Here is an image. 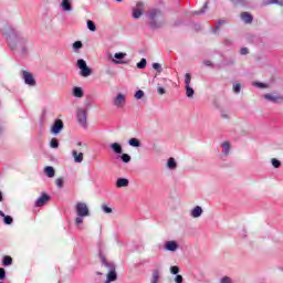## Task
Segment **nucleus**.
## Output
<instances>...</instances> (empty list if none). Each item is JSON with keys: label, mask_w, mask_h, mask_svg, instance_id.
<instances>
[{"label": "nucleus", "mask_w": 283, "mask_h": 283, "mask_svg": "<svg viewBox=\"0 0 283 283\" xmlns=\"http://www.w3.org/2000/svg\"><path fill=\"white\" fill-rule=\"evenodd\" d=\"M101 261L103 266H105V269L108 271L105 283L116 282V280H118V275L116 274V265H114V263H109L103 255H101Z\"/></svg>", "instance_id": "nucleus-1"}, {"label": "nucleus", "mask_w": 283, "mask_h": 283, "mask_svg": "<svg viewBox=\"0 0 283 283\" xmlns=\"http://www.w3.org/2000/svg\"><path fill=\"white\" fill-rule=\"evenodd\" d=\"M75 211L81 218H87V216H90V208H87L85 202H77L75 206Z\"/></svg>", "instance_id": "nucleus-2"}, {"label": "nucleus", "mask_w": 283, "mask_h": 283, "mask_svg": "<svg viewBox=\"0 0 283 283\" xmlns=\"http://www.w3.org/2000/svg\"><path fill=\"white\" fill-rule=\"evenodd\" d=\"M77 67L81 70V76L87 77L92 76V69L87 66L85 60H77Z\"/></svg>", "instance_id": "nucleus-3"}, {"label": "nucleus", "mask_w": 283, "mask_h": 283, "mask_svg": "<svg viewBox=\"0 0 283 283\" xmlns=\"http://www.w3.org/2000/svg\"><path fill=\"white\" fill-rule=\"evenodd\" d=\"M77 123L82 127H87V111L83 108L77 111Z\"/></svg>", "instance_id": "nucleus-4"}, {"label": "nucleus", "mask_w": 283, "mask_h": 283, "mask_svg": "<svg viewBox=\"0 0 283 283\" xmlns=\"http://www.w3.org/2000/svg\"><path fill=\"white\" fill-rule=\"evenodd\" d=\"M22 76L27 85H31V86L36 85V81L34 80V76L32 75V73L28 71H22Z\"/></svg>", "instance_id": "nucleus-5"}, {"label": "nucleus", "mask_w": 283, "mask_h": 283, "mask_svg": "<svg viewBox=\"0 0 283 283\" xmlns=\"http://www.w3.org/2000/svg\"><path fill=\"white\" fill-rule=\"evenodd\" d=\"M145 10V4L143 2H137V8L133 9V18L140 19Z\"/></svg>", "instance_id": "nucleus-6"}, {"label": "nucleus", "mask_w": 283, "mask_h": 283, "mask_svg": "<svg viewBox=\"0 0 283 283\" xmlns=\"http://www.w3.org/2000/svg\"><path fill=\"white\" fill-rule=\"evenodd\" d=\"M64 124L61 119H55L53 126L51 127V134H61V130L63 129Z\"/></svg>", "instance_id": "nucleus-7"}, {"label": "nucleus", "mask_w": 283, "mask_h": 283, "mask_svg": "<svg viewBox=\"0 0 283 283\" xmlns=\"http://www.w3.org/2000/svg\"><path fill=\"white\" fill-rule=\"evenodd\" d=\"M148 14H149L150 23H156V19H158L159 17H163V11H160L159 9H150Z\"/></svg>", "instance_id": "nucleus-8"}, {"label": "nucleus", "mask_w": 283, "mask_h": 283, "mask_svg": "<svg viewBox=\"0 0 283 283\" xmlns=\"http://www.w3.org/2000/svg\"><path fill=\"white\" fill-rule=\"evenodd\" d=\"M264 99L271 101V103H283V95L265 94Z\"/></svg>", "instance_id": "nucleus-9"}, {"label": "nucleus", "mask_w": 283, "mask_h": 283, "mask_svg": "<svg viewBox=\"0 0 283 283\" xmlns=\"http://www.w3.org/2000/svg\"><path fill=\"white\" fill-rule=\"evenodd\" d=\"M46 202H50V197L48 193H42V196L35 201V207H44Z\"/></svg>", "instance_id": "nucleus-10"}, {"label": "nucleus", "mask_w": 283, "mask_h": 283, "mask_svg": "<svg viewBox=\"0 0 283 283\" xmlns=\"http://www.w3.org/2000/svg\"><path fill=\"white\" fill-rule=\"evenodd\" d=\"M115 107H123L125 105V95L118 94L114 99Z\"/></svg>", "instance_id": "nucleus-11"}, {"label": "nucleus", "mask_w": 283, "mask_h": 283, "mask_svg": "<svg viewBox=\"0 0 283 283\" xmlns=\"http://www.w3.org/2000/svg\"><path fill=\"white\" fill-rule=\"evenodd\" d=\"M166 251H178V243L176 241H167L165 243Z\"/></svg>", "instance_id": "nucleus-12"}, {"label": "nucleus", "mask_w": 283, "mask_h": 283, "mask_svg": "<svg viewBox=\"0 0 283 283\" xmlns=\"http://www.w3.org/2000/svg\"><path fill=\"white\" fill-rule=\"evenodd\" d=\"M61 8L64 12L72 11V0H62Z\"/></svg>", "instance_id": "nucleus-13"}, {"label": "nucleus", "mask_w": 283, "mask_h": 283, "mask_svg": "<svg viewBox=\"0 0 283 283\" xmlns=\"http://www.w3.org/2000/svg\"><path fill=\"white\" fill-rule=\"evenodd\" d=\"M190 216H191L192 218H200V217L202 216V207H200V206L195 207V208L191 210Z\"/></svg>", "instance_id": "nucleus-14"}, {"label": "nucleus", "mask_w": 283, "mask_h": 283, "mask_svg": "<svg viewBox=\"0 0 283 283\" xmlns=\"http://www.w3.org/2000/svg\"><path fill=\"white\" fill-rule=\"evenodd\" d=\"M241 19L244 21V23H253V15H251L249 12H242Z\"/></svg>", "instance_id": "nucleus-15"}, {"label": "nucleus", "mask_w": 283, "mask_h": 283, "mask_svg": "<svg viewBox=\"0 0 283 283\" xmlns=\"http://www.w3.org/2000/svg\"><path fill=\"white\" fill-rule=\"evenodd\" d=\"M116 187L118 189L123 188V187H129V180L128 179H125V178H119L117 179L116 181Z\"/></svg>", "instance_id": "nucleus-16"}, {"label": "nucleus", "mask_w": 283, "mask_h": 283, "mask_svg": "<svg viewBox=\"0 0 283 283\" xmlns=\"http://www.w3.org/2000/svg\"><path fill=\"white\" fill-rule=\"evenodd\" d=\"M72 156L74 158V163L83 161V153H78L77 150H72Z\"/></svg>", "instance_id": "nucleus-17"}, {"label": "nucleus", "mask_w": 283, "mask_h": 283, "mask_svg": "<svg viewBox=\"0 0 283 283\" xmlns=\"http://www.w3.org/2000/svg\"><path fill=\"white\" fill-rule=\"evenodd\" d=\"M111 149H113L115 154H123V146H120L118 143L112 144Z\"/></svg>", "instance_id": "nucleus-18"}, {"label": "nucleus", "mask_w": 283, "mask_h": 283, "mask_svg": "<svg viewBox=\"0 0 283 283\" xmlns=\"http://www.w3.org/2000/svg\"><path fill=\"white\" fill-rule=\"evenodd\" d=\"M73 96H75V98H83V88L75 86L73 88Z\"/></svg>", "instance_id": "nucleus-19"}, {"label": "nucleus", "mask_w": 283, "mask_h": 283, "mask_svg": "<svg viewBox=\"0 0 283 283\" xmlns=\"http://www.w3.org/2000/svg\"><path fill=\"white\" fill-rule=\"evenodd\" d=\"M44 172L46 174V176H48L49 178H54V174H55L54 167H52V166H46V167L44 168Z\"/></svg>", "instance_id": "nucleus-20"}, {"label": "nucleus", "mask_w": 283, "mask_h": 283, "mask_svg": "<svg viewBox=\"0 0 283 283\" xmlns=\"http://www.w3.org/2000/svg\"><path fill=\"white\" fill-rule=\"evenodd\" d=\"M168 169H176L178 167V164H176V159L174 157H170L167 163Z\"/></svg>", "instance_id": "nucleus-21"}, {"label": "nucleus", "mask_w": 283, "mask_h": 283, "mask_svg": "<svg viewBox=\"0 0 283 283\" xmlns=\"http://www.w3.org/2000/svg\"><path fill=\"white\" fill-rule=\"evenodd\" d=\"M193 94H196V91L191 86H186V95L188 98H193Z\"/></svg>", "instance_id": "nucleus-22"}, {"label": "nucleus", "mask_w": 283, "mask_h": 283, "mask_svg": "<svg viewBox=\"0 0 283 283\" xmlns=\"http://www.w3.org/2000/svg\"><path fill=\"white\" fill-rule=\"evenodd\" d=\"M128 144L130 145V147H140V140L136 138H130Z\"/></svg>", "instance_id": "nucleus-23"}, {"label": "nucleus", "mask_w": 283, "mask_h": 283, "mask_svg": "<svg viewBox=\"0 0 283 283\" xmlns=\"http://www.w3.org/2000/svg\"><path fill=\"white\" fill-rule=\"evenodd\" d=\"M2 264L4 266H10V264H12V256L6 255L2 260Z\"/></svg>", "instance_id": "nucleus-24"}, {"label": "nucleus", "mask_w": 283, "mask_h": 283, "mask_svg": "<svg viewBox=\"0 0 283 283\" xmlns=\"http://www.w3.org/2000/svg\"><path fill=\"white\" fill-rule=\"evenodd\" d=\"M137 67H138V70H145V67H147V60L142 59L140 62L137 63Z\"/></svg>", "instance_id": "nucleus-25"}, {"label": "nucleus", "mask_w": 283, "mask_h": 283, "mask_svg": "<svg viewBox=\"0 0 283 283\" xmlns=\"http://www.w3.org/2000/svg\"><path fill=\"white\" fill-rule=\"evenodd\" d=\"M87 28H88V30H91V32H96V24L94 23V21L88 20Z\"/></svg>", "instance_id": "nucleus-26"}, {"label": "nucleus", "mask_w": 283, "mask_h": 283, "mask_svg": "<svg viewBox=\"0 0 283 283\" xmlns=\"http://www.w3.org/2000/svg\"><path fill=\"white\" fill-rule=\"evenodd\" d=\"M185 83H186V87L191 86V74L190 73H186Z\"/></svg>", "instance_id": "nucleus-27"}, {"label": "nucleus", "mask_w": 283, "mask_h": 283, "mask_svg": "<svg viewBox=\"0 0 283 283\" xmlns=\"http://www.w3.org/2000/svg\"><path fill=\"white\" fill-rule=\"evenodd\" d=\"M50 146H51L53 149H57V147H59V139H57V138H52V139H51V143H50Z\"/></svg>", "instance_id": "nucleus-28"}, {"label": "nucleus", "mask_w": 283, "mask_h": 283, "mask_svg": "<svg viewBox=\"0 0 283 283\" xmlns=\"http://www.w3.org/2000/svg\"><path fill=\"white\" fill-rule=\"evenodd\" d=\"M223 149H226L224 154L229 155V150L231 149V144L229 142H224L222 144Z\"/></svg>", "instance_id": "nucleus-29"}, {"label": "nucleus", "mask_w": 283, "mask_h": 283, "mask_svg": "<svg viewBox=\"0 0 283 283\" xmlns=\"http://www.w3.org/2000/svg\"><path fill=\"white\" fill-rule=\"evenodd\" d=\"M170 272L172 275H178L180 273V268H178V265L171 266Z\"/></svg>", "instance_id": "nucleus-30"}, {"label": "nucleus", "mask_w": 283, "mask_h": 283, "mask_svg": "<svg viewBox=\"0 0 283 283\" xmlns=\"http://www.w3.org/2000/svg\"><path fill=\"white\" fill-rule=\"evenodd\" d=\"M143 96H145V92H143L142 90H139V91H137V92L135 93V98H136L137 101H140V98H143Z\"/></svg>", "instance_id": "nucleus-31"}, {"label": "nucleus", "mask_w": 283, "mask_h": 283, "mask_svg": "<svg viewBox=\"0 0 283 283\" xmlns=\"http://www.w3.org/2000/svg\"><path fill=\"white\" fill-rule=\"evenodd\" d=\"M81 48H83V42L76 41V42L73 43V49L74 50H81Z\"/></svg>", "instance_id": "nucleus-32"}, {"label": "nucleus", "mask_w": 283, "mask_h": 283, "mask_svg": "<svg viewBox=\"0 0 283 283\" xmlns=\"http://www.w3.org/2000/svg\"><path fill=\"white\" fill-rule=\"evenodd\" d=\"M127 56V53H115L114 57L118 61L125 59Z\"/></svg>", "instance_id": "nucleus-33"}, {"label": "nucleus", "mask_w": 283, "mask_h": 283, "mask_svg": "<svg viewBox=\"0 0 283 283\" xmlns=\"http://www.w3.org/2000/svg\"><path fill=\"white\" fill-rule=\"evenodd\" d=\"M242 88V85L240 83H237L233 85V92L235 94H240V90Z\"/></svg>", "instance_id": "nucleus-34"}, {"label": "nucleus", "mask_w": 283, "mask_h": 283, "mask_svg": "<svg viewBox=\"0 0 283 283\" xmlns=\"http://www.w3.org/2000/svg\"><path fill=\"white\" fill-rule=\"evenodd\" d=\"M123 163H129L132 160V157L128 154L122 155Z\"/></svg>", "instance_id": "nucleus-35"}, {"label": "nucleus", "mask_w": 283, "mask_h": 283, "mask_svg": "<svg viewBox=\"0 0 283 283\" xmlns=\"http://www.w3.org/2000/svg\"><path fill=\"white\" fill-rule=\"evenodd\" d=\"M272 165L275 169H279V167L282 165V163H280V160H277L276 158H273Z\"/></svg>", "instance_id": "nucleus-36"}, {"label": "nucleus", "mask_w": 283, "mask_h": 283, "mask_svg": "<svg viewBox=\"0 0 283 283\" xmlns=\"http://www.w3.org/2000/svg\"><path fill=\"white\" fill-rule=\"evenodd\" d=\"M153 67H154V70H156L159 73L163 72V66L159 63H154Z\"/></svg>", "instance_id": "nucleus-37"}, {"label": "nucleus", "mask_w": 283, "mask_h": 283, "mask_svg": "<svg viewBox=\"0 0 283 283\" xmlns=\"http://www.w3.org/2000/svg\"><path fill=\"white\" fill-rule=\"evenodd\" d=\"M102 209H103L104 213H112V211H113L112 208H109L107 205H103Z\"/></svg>", "instance_id": "nucleus-38"}, {"label": "nucleus", "mask_w": 283, "mask_h": 283, "mask_svg": "<svg viewBox=\"0 0 283 283\" xmlns=\"http://www.w3.org/2000/svg\"><path fill=\"white\" fill-rule=\"evenodd\" d=\"M55 185H56V187H59L61 189L63 187V178H57L55 180Z\"/></svg>", "instance_id": "nucleus-39"}, {"label": "nucleus", "mask_w": 283, "mask_h": 283, "mask_svg": "<svg viewBox=\"0 0 283 283\" xmlns=\"http://www.w3.org/2000/svg\"><path fill=\"white\" fill-rule=\"evenodd\" d=\"M159 277H160V273H158V271H155L153 273V281L158 282Z\"/></svg>", "instance_id": "nucleus-40"}, {"label": "nucleus", "mask_w": 283, "mask_h": 283, "mask_svg": "<svg viewBox=\"0 0 283 283\" xmlns=\"http://www.w3.org/2000/svg\"><path fill=\"white\" fill-rule=\"evenodd\" d=\"M4 224H12V217L6 216L4 217Z\"/></svg>", "instance_id": "nucleus-41"}, {"label": "nucleus", "mask_w": 283, "mask_h": 283, "mask_svg": "<svg viewBox=\"0 0 283 283\" xmlns=\"http://www.w3.org/2000/svg\"><path fill=\"white\" fill-rule=\"evenodd\" d=\"M75 224L78 227L80 224H83V217L78 216L75 219Z\"/></svg>", "instance_id": "nucleus-42"}, {"label": "nucleus", "mask_w": 283, "mask_h": 283, "mask_svg": "<svg viewBox=\"0 0 283 283\" xmlns=\"http://www.w3.org/2000/svg\"><path fill=\"white\" fill-rule=\"evenodd\" d=\"M0 280H6V269L0 268Z\"/></svg>", "instance_id": "nucleus-43"}, {"label": "nucleus", "mask_w": 283, "mask_h": 283, "mask_svg": "<svg viewBox=\"0 0 283 283\" xmlns=\"http://www.w3.org/2000/svg\"><path fill=\"white\" fill-rule=\"evenodd\" d=\"M157 94H159V96H163V94H166L165 88L161 87V86H159V87L157 88Z\"/></svg>", "instance_id": "nucleus-44"}, {"label": "nucleus", "mask_w": 283, "mask_h": 283, "mask_svg": "<svg viewBox=\"0 0 283 283\" xmlns=\"http://www.w3.org/2000/svg\"><path fill=\"white\" fill-rule=\"evenodd\" d=\"M254 85L256 87H261V88L269 87V84H264V83H260V82H256Z\"/></svg>", "instance_id": "nucleus-45"}, {"label": "nucleus", "mask_w": 283, "mask_h": 283, "mask_svg": "<svg viewBox=\"0 0 283 283\" xmlns=\"http://www.w3.org/2000/svg\"><path fill=\"white\" fill-rule=\"evenodd\" d=\"M240 54H242V55L249 54V49H248V48H242V49L240 50Z\"/></svg>", "instance_id": "nucleus-46"}, {"label": "nucleus", "mask_w": 283, "mask_h": 283, "mask_svg": "<svg viewBox=\"0 0 283 283\" xmlns=\"http://www.w3.org/2000/svg\"><path fill=\"white\" fill-rule=\"evenodd\" d=\"M175 282L176 283H182V275L177 274V276L175 277Z\"/></svg>", "instance_id": "nucleus-47"}, {"label": "nucleus", "mask_w": 283, "mask_h": 283, "mask_svg": "<svg viewBox=\"0 0 283 283\" xmlns=\"http://www.w3.org/2000/svg\"><path fill=\"white\" fill-rule=\"evenodd\" d=\"M221 283H231V279H229L228 276L223 277L221 280Z\"/></svg>", "instance_id": "nucleus-48"}, {"label": "nucleus", "mask_w": 283, "mask_h": 283, "mask_svg": "<svg viewBox=\"0 0 283 283\" xmlns=\"http://www.w3.org/2000/svg\"><path fill=\"white\" fill-rule=\"evenodd\" d=\"M205 65H207V67H211L212 63L211 61L207 60L203 62Z\"/></svg>", "instance_id": "nucleus-49"}, {"label": "nucleus", "mask_w": 283, "mask_h": 283, "mask_svg": "<svg viewBox=\"0 0 283 283\" xmlns=\"http://www.w3.org/2000/svg\"><path fill=\"white\" fill-rule=\"evenodd\" d=\"M113 63H115L116 65H120V64H123V63H125V62H123V61H117V60H113Z\"/></svg>", "instance_id": "nucleus-50"}, {"label": "nucleus", "mask_w": 283, "mask_h": 283, "mask_svg": "<svg viewBox=\"0 0 283 283\" xmlns=\"http://www.w3.org/2000/svg\"><path fill=\"white\" fill-rule=\"evenodd\" d=\"M0 202H3V193L0 191Z\"/></svg>", "instance_id": "nucleus-51"}, {"label": "nucleus", "mask_w": 283, "mask_h": 283, "mask_svg": "<svg viewBox=\"0 0 283 283\" xmlns=\"http://www.w3.org/2000/svg\"><path fill=\"white\" fill-rule=\"evenodd\" d=\"M77 147H83V143L78 142Z\"/></svg>", "instance_id": "nucleus-52"}, {"label": "nucleus", "mask_w": 283, "mask_h": 283, "mask_svg": "<svg viewBox=\"0 0 283 283\" xmlns=\"http://www.w3.org/2000/svg\"><path fill=\"white\" fill-rule=\"evenodd\" d=\"M270 3H279V1L277 0H271Z\"/></svg>", "instance_id": "nucleus-53"}, {"label": "nucleus", "mask_w": 283, "mask_h": 283, "mask_svg": "<svg viewBox=\"0 0 283 283\" xmlns=\"http://www.w3.org/2000/svg\"><path fill=\"white\" fill-rule=\"evenodd\" d=\"M205 11H197L195 14H202Z\"/></svg>", "instance_id": "nucleus-54"}, {"label": "nucleus", "mask_w": 283, "mask_h": 283, "mask_svg": "<svg viewBox=\"0 0 283 283\" xmlns=\"http://www.w3.org/2000/svg\"><path fill=\"white\" fill-rule=\"evenodd\" d=\"M0 216H2V218H6V214L3 213V211H0Z\"/></svg>", "instance_id": "nucleus-55"}, {"label": "nucleus", "mask_w": 283, "mask_h": 283, "mask_svg": "<svg viewBox=\"0 0 283 283\" xmlns=\"http://www.w3.org/2000/svg\"><path fill=\"white\" fill-rule=\"evenodd\" d=\"M96 275H103V272H96Z\"/></svg>", "instance_id": "nucleus-56"}, {"label": "nucleus", "mask_w": 283, "mask_h": 283, "mask_svg": "<svg viewBox=\"0 0 283 283\" xmlns=\"http://www.w3.org/2000/svg\"><path fill=\"white\" fill-rule=\"evenodd\" d=\"M222 118H229V116L228 115H222Z\"/></svg>", "instance_id": "nucleus-57"}, {"label": "nucleus", "mask_w": 283, "mask_h": 283, "mask_svg": "<svg viewBox=\"0 0 283 283\" xmlns=\"http://www.w3.org/2000/svg\"><path fill=\"white\" fill-rule=\"evenodd\" d=\"M151 283H158V281H154V280H151Z\"/></svg>", "instance_id": "nucleus-58"}, {"label": "nucleus", "mask_w": 283, "mask_h": 283, "mask_svg": "<svg viewBox=\"0 0 283 283\" xmlns=\"http://www.w3.org/2000/svg\"><path fill=\"white\" fill-rule=\"evenodd\" d=\"M118 3H120L123 0H116Z\"/></svg>", "instance_id": "nucleus-59"}, {"label": "nucleus", "mask_w": 283, "mask_h": 283, "mask_svg": "<svg viewBox=\"0 0 283 283\" xmlns=\"http://www.w3.org/2000/svg\"><path fill=\"white\" fill-rule=\"evenodd\" d=\"M203 8H207V3L203 6Z\"/></svg>", "instance_id": "nucleus-60"}, {"label": "nucleus", "mask_w": 283, "mask_h": 283, "mask_svg": "<svg viewBox=\"0 0 283 283\" xmlns=\"http://www.w3.org/2000/svg\"><path fill=\"white\" fill-rule=\"evenodd\" d=\"M281 6H283V2H281Z\"/></svg>", "instance_id": "nucleus-61"}, {"label": "nucleus", "mask_w": 283, "mask_h": 283, "mask_svg": "<svg viewBox=\"0 0 283 283\" xmlns=\"http://www.w3.org/2000/svg\"><path fill=\"white\" fill-rule=\"evenodd\" d=\"M0 283H3V282H0Z\"/></svg>", "instance_id": "nucleus-62"}]
</instances>
